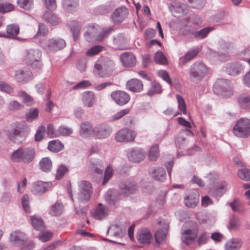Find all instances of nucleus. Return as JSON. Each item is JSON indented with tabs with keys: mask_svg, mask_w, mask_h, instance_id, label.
<instances>
[{
	"mask_svg": "<svg viewBox=\"0 0 250 250\" xmlns=\"http://www.w3.org/2000/svg\"><path fill=\"white\" fill-rule=\"evenodd\" d=\"M41 169L44 172H48L51 170L52 167V163L48 157H44L41 159L40 162Z\"/></svg>",
	"mask_w": 250,
	"mask_h": 250,
	"instance_id": "c9c22d12",
	"label": "nucleus"
},
{
	"mask_svg": "<svg viewBox=\"0 0 250 250\" xmlns=\"http://www.w3.org/2000/svg\"><path fill=\"white\" fill-rule=\"evenodd\" d=\"M145 156V151L141 149H133L128 154L129 160L136 163H139L144 160Z\"/></svg>",
	"mask_w": 250,
	"mask_h": 250,
	"instance_id": "cd10ccee",
	"label": "nucleus"
},
{
	"mask_svg": "<svg viewBox=\"0 0 250 250\" xmlns=\"http://www.w3.org/2000/svg\"><path fill=\"white\" fill-rule=\"evenodd\" d=\"M152 174L154 179L160 181H163L166 175L164 169L161 167L154 170Z\"/></svg>",
	"mask_w": 250,
	"mask_h": 250,
	"instance_id": "79ce46f5",
	"label": "nucleus"
},
{
	"mask_svg": "<svg viewBox=\"0 0 250 250\" xmlns=\"http://www.w3.org/2000/svg\"><path fill=\"white\" fill-rule=\"evenodd\" d=\"M126 85L128 90L133 92H140L143 89L142 82L137 79H132L128 81Z\"/></svg>",
	"mask_w": 250,
	"mask_h": 250,
	"instance_id": "a878e982",
	"label": "nucleus"
},
{
	"mask_svg": "<svg viewBox=\"0 0 250 250\" xmlns=\"http://www.w3.org/2000/svg\"><path fill=\"white\" fill-rule=\"evenodd\" d=\"M66 45L65 41L61 38H51L48 40L42 46L47 52H55L63 49Z\"/></svg>",
	"mask_w": 250,
	"mask_h": 250,
	"instance_id": "9d476101",
	"label": "nucleus"
},
{
	"mask_svg": "<svg viewBox=\"0 0 250 250\" xmlns=\"http://www.w3.org/2000/svg\"><path fill=\"white\" fill-rule=\"evenodd\" d=\"M244 70V65L238 62H233L227 64L226 70L229 75L236 76L242 73Z\"/></svg>",
	"mask_w": 250,
	"mask_h": 250,
	"instance_id": "dca6fc26",
	"label": "nucleus"
},
{
	"mask_svg": "<svg viewBox=\"0 0 250 250\" xmlns=\"http://www.w3.org/2000/svg\"><path fill=\"white\" fill-rule=\"evenodd\" d=\"M48 28L47 26L43 23H39L38 26V31L36 36H44L47 34Z\"/></svg>",
	"mask_w": 250,
	"mask_h": 250,
	"instance_id": "338daca9",
	"label": "nucleus"
},
{
	"mask_svg": "<svg viewBox=\"0 0 250 250\" xmlns=\"http://www.w3.org/2000/svg\"><path fill=\"white\" fill-rule=\"evenodd\" d=\"M197 236V231L191 229H187L181 234L182 242L187 245L191 244Z\"/></svg>",
	"mask_w": 250,
	"mask_h": 250,
	"instance_id": "5701e85b",
	"label": "nucleus"
},
{
	"mask_svg": "<svg viewBox=\"0 0 250 250\" xmlns=\"http://www.w3.org/2000/svg\"><path fill=\"white\" fill-rule=\"evenodd\" d=\"M29 131V127L25 122L18 123L14 128L7 131L6 135L10 140L24 138L27 136Z\"/></svg>",
	"mask_w": 250,
	"mask_h": 250,
	"instance_id": "0eeeda50",
	"label": "nucleus"
},
{
	"mask_svg": "<svg viewBox=\"0 0 250 250\" xmlns=\"http://www.w3.org/2000/svg\"><path fill=\"white\" fill-rule=\"evenodd\" d=\"M18 6L25 10H30L33 7V0H17Z\"/></svg>",
	"mask_w": 250,
	"mask_h": 250,
	"instance_id": "09e8293b",
	"label": "nucleus"
},
{
	"mask_svg": "<svg viewBox=\"0 0 250 250\" xmlns=\"http://www.w3.org/2000/svg\"><path fill=\"white\" fill-rule=\"evenodd\" d=\"M208 72V69L204 63L201 62H195L189 69V80L194 83H198Z\"/></svg>",
	"mask_w": 250,
	"mask_h": 250,
	"instance_id": "f03ea898",
	"label": "nucleus"
},
{
	"mask_svg": "<svg viewBox=\"0 0 250 250\" xmlns=\"http://www.w3.org/2000/svg\"><path fill=\"white\" fill-rule=\"evenodd\" d=\"M176 98L178 104L179 110L184 115L187 113L186 105L183 98L179 94L176 95Z\"/></svg>",
	"mask_w": 250,
	"mask_h": 250,
	"instance_id": "3c124183",
	"label": "nucleus"
},
{
	"mask_svg": "<svg viewBox=\"0 0 250 250\" xmlns=\"http://www.w3.org/2000/svg\"><path fill=\"white\" fill-rule=\"evenodd\" d=\"M64 7L68 11L72 12L79 7L78 0H63Z\"/></svg>",
	"mask_w": 250,
	"mask_h": 250,
	"instance_id": "e433bc0d",
	"label": "nucleus"
},
{
	"mask_svg": "<svg viewBox=\"0 0 250 250\" xmlns=\"http://www.w3.org/2000/svg\"><path fill=\"white\" fill-rule=\"evenodd\" d=\"M199 53V50L193 49L189 50L184 56L179 59V64L182 66L185 65L187 62L192 60Z\"/></svg>",
	"mask_w": 250,
	"mask_h": 250,
	"instance_id": "c756f323",
	"label": "nucleus"
},
{
	"mask_svg": "<svg viewBox=\"0 0 250 250\" xmlns=\"http://www.w3.org/2000/svg\"><path fill=\"white\" fill-rule=\"evenodd\" d=\"M128 14L127 9L125 7H121L117 8L112 15V19L114 23L122 22Z\"/></svg>",
	"mask_w": 250,
	"mask_h": 250,
	"instance_id": "6ab92c4d",
	"label": "nucleus"
},
{
	"mask_svg": "<svg viewBox=\"0 0 250 250\" xmlns=\"http://www.w3.org/2000/svg\"><path fill=\"white\" fill-rule=\"evenodd\" d=\"M14 9V6L10 3H0V13L4 14Z\"/></svg>",
	"mask_w": 250,
	"mask_h": 250,
	"instance_id": "bf43d9fd",
	"label": "nucleus"
},
{
	"mask_svg": "<svg viewBox=\"0 0 250 250\" xmlns=\"http://www.w3.org/2000/svg\"><path fill=\"white\" fill-rule=\"evenodd\" d=\"M201 23L200 20L196 16H189L181 19L180 24L181 25V32L185 36L192 35L197 40H202L207 37L210 32L213 30V27L208 26L197 31L195 26Z\"/></svg>",
	"mask_w": 250,
	"mask_h": 250,
	"instance_id": "f257e3e1",
	"label": "nucleus"
},
{
	"mask_svg": "<svg viewBox=\"0 0 250 250\" xmlns=\"http://www.w3.org/2000/svg\"><path fill=\"white\" fill-rule=\"evenodd\" d=\"M233 134L239 138H246L250 136V119L241 118L233 127Z\"/></svg>",
	"mask_w": 250,
	"mask_h": 250,
	"instance_id": "39448f33",
	"label": "nucleus"
},
{
	"mask_svg": "<svg viewBox=\"0 0 250 250\" xmlns=\"http://www.w3.org/2000/svg\"><path fill=\"white\" fill-rule=\"evenodd\" d=\"M103 49V47L100 45H95L89 49L85 53L88 57H92L99 53Z\"/></svg>",
	"mask_w": 250,
	"mask_h": 250,
	"instance_id": "5fc2aeb1",
	"label": "nucleus"
},
{
	"mask_svg": "<svg viewBox=\"0 0 250 250\" xmlns=\"http://www.w3.org/2000/svg\"><path fill=\"white\" fill-rule=\"evenodd\" d=\"M29 131V127L25 122L18 123L14 128L7 131L6 135L10 140L24 138L27 136Z\"/></svg>",
	"mask_w": 250,
	"mask_h": 250,
	"instance_id": "6e6552de",
	"label": "nucleus"
},
{
	"mask_svg": "<svg viewBox=\"0 0 250 250\" xmlns=\"http://www.w3.org/2000/svg\"><path fill=\"white\" fill-rule=\"evenodd\" d=\"M114 66L112 61L108 58L102 59L95 64L94 73L99 77H104L112 72Z\"/></svg>",
	"mask_w": 250,
	"mask_h": 250,
	"instance_id": "20e7f679",
	"label": "nucleus"
},
{
	"mask_svg": "<svg viewBox=\"0 0 250 250\" xmlns=\"http://www.w3.org/2000/svg\"><path fill=\"white\" fill-rule=\"evenodd\" d=\"M41 52L39 50L31 49L26 51L25 61L28 65L33 68H40L41 66Z\"/></svg>",
	"mask_w": 250,
	"mask_h": 250,
	"instance_id": "9b49d317",
	"label": "nucleus"
},
{
	"mask_svg": "<svg viewBox=\"0 0 250 250\" xmlns=\"http://www.w3.org/2000/svg\"><path fill=\"white\" fill-rule=\"evenodd\" d=\"M90 170L93 173L101 174L104 170V167L99 164H91Z\"/></svg>",
	"mask_w": 250,
	"mask_h": 250,
	"instance_id": "69168bd1",
	"label": "nucleus"
},
{
	"mask_svg": "<svg viewBox=\"0 0 250 250\" xmlns=\"http://www.w3.org/2000/svg\"><path fill=\"white\" fill-rule=\"evenodd\" d=\"M18 96L21 97L23 102L27 105H31L33 103V99L26 92L21 91L18 92Z\"/></svg>",
	"mask_w": 250,
	"mask_h": 250,
	"instance_id": "6e6d98bb",
	"label": "nucleus"
},
{
	"mask_svg": "<svg viewBox=\"0 0 250 250\" xmlns=\"http://www.w3.org/2000/svg\"><path fill=\"white\" fill-rule=\"evenodd\" d=\"M63 205L60 203H55L53 205L49 211V214L53 216H58L62 214Z\"/></svg>",
	"mask_w": 250,
	"mask_h": 250,
	"instance_id": "de8ad7c7",
	"label": "nucleus"
},
{
	"mask_svg": "<svg viewBox=\"0 0 250 250\" xmlns=\"http://www.w3.org/2000/svg\"><path fill=\"white\" fill-rule=\"evenodd\" d=\"M35 151L33 148H20L13 152L11 160L15 163L22 162L25 164L32 162L35 157Z\"/></svg>",
	"mask_w": 250,
	"mask_h": 250,
	"instance_id": "7ed1b4c3",
	"label": "nucleus"
},
{
	"mask_svg": "<svg viewBox=\"0 0 250 250\" xmlns=\"http://www.w3.org/2000/svg\"><path fill=\"white\" fill-rule=\"evenodd\" d=\"M0 90L7 93H11L13 91L14 89L10 85L6 82L0 81Z\"/></svg>",
	"mask_w": 250,
	"mask_h": 250,
	"instance_id": "e2e57ef3",
	"label": "nucleus"
},
{
	"mask_svg": "<svg viewBox=\"0 0 250 250\" xmlns=\"http://www.w3.org/2000/svg\"><path fill=\"white\" fill-rule=\"evenodd\" d=\"M129 112V109L128 108H125V109H123V110L119 111L118 112H117V113H116L112 116H111L110 120L112 121L118 120L122 118L125 115H126V114H128Z\"/></svg>",
	"mask_w": 250,
	"mask_h": 250,
	"instance_id": "052dcab7",
	"label": "nucleus"
},
{
	"mask_svg": "<svg viewBox=\"0 0 250 250\" xmlns=\"http://www.w3.org/2000/svg\"><path fill=\"white\" fill-rule=\"evenodd\" d=\"M113 169L110 166H108L105 169L103 185H105L111 178L113 174Z\"/></svg>",
	"mask_w": 250,
	"mask_h": 250,
	"instance_id": "0e129e2a",
	"label": "nucleus"
},
{
	"mask_svg": "<svg viewBox=\"0 0 250 250\" xmlns=\"http://www.w3.org/2000/svg\"><path fill=\"white\" fill-rule=\"evenodd\" d=\"M15 78L17 82L26 83L32 79V73L27 69H19L16 71Z\"/></svg>",
	"mask_w": 250,
	"mask_h": 250,
	"instance_id": "412c9836",
	"label": "nucleus"
},
{
	"mask_svg": "<svg viewBox=\"0 0 250 250\" xmlns=\"http://www.w3.org/2000/svg\"><path fill=\"white\" fill-rule=\"evenodd\" d=\"M50 186V183L38 181L33 185L32 191L34 194L43 193L46 191Z\"/></svg>",
	"mask_w": 250,
	"mask_h": 250,
	"instance_id": "c85d7f7f",
	"label": "nucleus"
},
{
	"mask_svg": "<svg viewBox=\"0 0 250 250\" xmlns=\"http://www.w3.org/2000/svg\"><path fill=\"white\" fill-rule=\"evenodd\" d=\"M22 205L26 212L29 213L30 212V208L29 205V197L27 194H25L23 196Z\"/></svg>",
	"mask_w": 250,
	"mask_h": 250,
	"instance_id": "774afa93",
	"label": "nucleus"
},
{
	"mask_svg": "<svg viewBox=\"0 0 250 250\" xmlns=\"http://www.w3.org/2000/svg\"><path fill=\"white\" fill-rule=\"evenodd\" d=\"M31 221L33 227L36 229L42 230L44 229L43 222L41 218L36 216H31Z\"/></svg>",
	"mask_w": 250,
	"mask_h": 250,
	"instance_id": "c03bdc74",
	"label": "nucleus"
},
{
	"mask_svg": "<svg viewBox=\"0 0 250 250\" xmlns=\"http://www.w3.org/2000/svg\"><path fill=\"white\" fill-rule=\"evenodd\" d=\"M120 60L125 66L131 67L136 63V58L130 52H124L120 55Z\"/></svg>",
	"mask_w": 250,
	"mask_h": 250,
	"instance_id": "393cba45",
	"label": "nucleus"
},
{
	"mask_svg": "<svg viewBox=\"0 0 250 250\" xmlns=\"http://www.w3.org/2000/svg\"><path fill=\"white\" fill-rule=\"evenodd\" d=\"M110 127L106 124L100 125L93 129V134L99 139L106 138L110 135Z\"/></svg>",
	"mask_w": 250,
	"mask_h": 250,
	"instance_id": "4468645a",
	"label": "nucleus"
},
{
	"mask_svg": "<svg viewBox=\"0 0 250 250\" xmlns=\"http://www.w3.org/2000/svg\"><path fill=\"white\" fill-rule=\"evenodd\" d=\"M63 148L64 146L61 142H49L48 145V149L53 152L60 151Z\"/></svg>",
	"mask_w": 250,
	"mask_h": 250,
	"instance_id": "ea45409f",
	"label": "nucleus"
},
{
	"mask_svg": "<svg viewBox=\"0 0 250 250\" xmlns=\"http://www.w3.org/2000/svg\"><path fill=\"white\" fill-rule=\"evenodd\" d=\"M238 106L242 109H250V96L247 93H242L237 98Z\"/></svg>",
	"mask_w": 250,
	"mask_h": 250,
	"instance_id": "bb28decb",
	"label": "nucleus"
},
{
	"mask_svg": "<svg viewBox=\"0 0 250 250\" xmlns=\"http://www.w3.org/2000/svg\"><path fill=\"white\" fill-rule=\"evenodd\" d=\"M154 60L156 63L166 65L168 64V62L162 52L158 51L154 56Z\"/></svg>",
	"mask_w": 250,
	"mask_h": 250,
	"instance_id": "49530a36",
	"label": "nucleus"
},
{
	"mask_svg": "<svg viewBox=\"0 0 250 250\" xmlns=\"http://www.w3.org/2000/svg\"><path fill=\"white\" fill-rule=\"evenodd\" d=\"M157 74L163 80L165 81L169 85H171L172 82L169 77L168 72L164 70H160L158 71Z\"/></svg>",
	"mask_w": 250,
	"mask_h": 250,
	"instance_id": "680f3d73",
	"label": "nucleus"
},
{
	"mask_svg": "<svg viewBox=\"0 0 250 250\" xmlns=\"http://www.w3.org/2000/svg\"><path fill=\"white\" fill-rule=\"evenodd\" d=\"M59 136H67L70 135L73 132V129L64 125H62L58 127Z\"/></svg>",
	"mask_w": 250,
	"mask_h": 250,
	"instance_id": "603ef678",
	"label": "nucleus"
},
{
	"mask_svg": "<svg viewBox=\"0 0 250 250\" xmlns=\"http://www.w3.org/2000/svg\"><path fill=\"white\" fill-rule=\"evenodd\" d=\"M241 245L237 241L231 240L228 241L225 245L226 250H238L241 248Z\"/></svg>",
	"mask_w": 250,
	"mask_h": 250,
	"instance_id": "8fccbe9b",
	"label": "nucleus"
},
{
	"mask_svg": "<svg viewBox=\"0 0 250 250\" xmlns=\"http://www.w3.org/2000/svg\"><path fill=\"white\" fill-rule=\"evenodd\" d=\"M137 242L140 244L147 245L153 240V235L150 230L146 228L141 229L136 234Z\"/></svg>",
	"mask_w": 250,
	"mask_h": 250,
	"instance_id": "f8f14e48",
	"label": "nucleus"
},
{
	"mask_svg": "<svg viewBox=\"0 0 250 250\" xmlns=\"http://www.w3.org/2000/svg\"><path fill=\"white\" fill-rule=\"evenodd\" d=\"M167 231V226L166 224L164 228L156 231L154 234V239L157 245H160L165 242Z\"/></svg>",
	"mask_w": 250,
	"mask_h": 250,
	"instance_id": "473e14b6",
	"label": "nucleus"
},
{
	"mask_svg": "<svg viewBox=\"0 0 250 250\" xmlns=\"http://www.w3.org/2000/svg\"><path fill=\"white\" fill-rule=\"evenodd\" d=\"M92 126L88 122H83L81 124L80 134L83 137H86L93 133Z\"/></svg>",
	"mask_w": 250,
	"mask_h": 250,
	"instance_id": "72a5a7b5",
	"label": "nucleus"
},
{
	"mask_svg": "<svg viewBox=\"0 0 250 250\" xmlns=\"http://www.w3.org/2000/svg\"><path fill=\"white\" fill-rule=\"evenodd\" d=\"M58 129L55 130L53 125L49 124L47 126V133L49 137L51 138L59 137Z\"/></svg>",
	"mask_w": 250,
	"mask_h": 250,
	"instance_id": "13d9d810",
	"label": "nucleus"
},
{
	"mask_svg": "<svg viewBox=\"0 0 250 250\" xmlns=\"http://www.w3.org/2000/svg\"><path fill=\"white\" fill-rule=\"evenodd\" d=\"M44 19L45 21L52 25H56L59 24V19L54 14L46 12L44 14Z\"/></svg>",
	"mask_w": 250,
	"mask_h": 250,
	"instance_id": "4c0bfd02",
	"label": "nucleus"
},
{
	"mask_svg": "<svg viewBox=\"0 0 250 250\" xmlns=\"http://www.w3.org/2000/svg\"><path fill=\"white\" fill-rule=\"evenodd\" d=\"M112 27H109L105 29H103L98 35H96L95 37V41L98 42H101L105 38L107 37L108 35L113 31Z\"/></svg>",
	"mask_w": 250,
	"mask_h": 250,
	"instance_id": "a18cd8bd",
	"label": "nucleus"
},
{
	"mask_svg": "<svg viewBox=\"0 0 250 250\" xmlns=\"http://www.w3.org/2000/svg\"><path fill=\"white\" fill-rule=\"evenodd\" d=\"M199 200V194L193 193L185 198V203L187 207L193 208L198 204Z\"/></svg>",
	"mask_w": 250,
	"mask_h": 250,
	"instance_id": "2f4dec72",
	"label": "nucleus"
},
{
	"mask_svg": "<svg viewBox=\"0 0 250 250\" xmlns=\"http://www.w3.org/2000/svg\"><path fill=\"white\" fill-rule=\"evenodd\" d=\"M39 110L37 108H30L25 113V118L27 122H31L37 118Z\"/></svg>",
	"mask_w": 250,
	"mask_h": 250,
	"instance_id": "58836bf2",
	"label": "nucleus"
},
{
	"mask_svg": "<svg viewBox=\"0 0 250 250\" xmlns=\"http://www.w3.org/2000/svg\"><path fill=\"white\" fill-rule=\"evenodd\" d=\"M162 90V87L158 83L152 82L151 83V87L148 90L147 94L149 96H152L155 94L160 93Z\"/></svg>",
	"mask_w": 250,
	"mask_h": 250,
	"instance_id": "37998d69",
	"label": "nucleus"
},
{
	"mask_svg": "<svg viewBox=\"0 0 250 250\" xmlns=\"http://www.w3.org/2000/svg\"><path fill=\"white\" fill-rule=\"evenodd\" d=\"M136 136L134 131L124 128L119 131L116 134L117 141H134Z\"/></svg>",
	"mask_w": 250,
	"mask_h": 250,
	"instance_id": "f3484780",
	"label": "nucleus"
},
{
	"mask_svg": "<svg viewBox=\"0 0 250 250\" xmlns=\"http://www.w3.org/2000/svg\"><path fill=\"white\" fill-rule=\"evenodd\" d=\"M78 186L79 191L77 194L78 199L82 203L88 202L92 193L91 185L86 181H82L79 183Z\"/></svg>",
	"mask_w": 250,
	"mask_h": 250,
	"instance_id": "1a4fd4ad",
	"label": "nucleus"
},
{
	"mask_svg": "<svg viewBox=\"0 0 250 250\" xmlns=\"http://www.w3.org/2000/svg\"><path fill=\"white\" fill-rule=\"evenodd\" d=\"M238 176L244 181H250V170L248 169H239L237 172Z\"/></svg>",
	"mask_w": 250,
	"mask_h": 250,
	"instance_id": "864d4df0",
	"label": "nucleus"
},
{
	"mask_svg": "<svg viewBox=\"0 0 250 250\" xmlns=\"http://www.w3.org/2000/svg\"><path fill=\"white\" fill-rule=\"evenodd\" d=\"M70 31L72 32L74 41H76L79 37L81 24L77 21H72L69 23Z\"/></svg>",
	"mask_w": 250,
	"mask_h": 250,
	"instance_id": "f704fd0d",
	"label": "nucleus"
},
{
	"mask_svg": "<svg viewBox=\"0 0 250 250\" xmlns=\"http://www.w3.org/2000/svg\"><path fill=\"white\" fill-rule=\"evenodd\" d=\"M107 208L99 204L92 213L93 217L97 220H102L107 215Z\"/></svg>",
	"mask_w": 250,
	"mask_h": 250,
	"instance_id": "7c9ffc66",
	"label": "nucleus"
},
{
	"mask_svg": "<svg viewBox=\"0 0 250 250\" xmlns=\"http://www.w3.org/2000/svg\"><path fill=\"white\" fill-rule=\"evenodd\" d=\"M169 9L174 17H179L188 12L187 6L180 2H174L169 6Z\"/></svg>",
	"mask_w": 250,
	"mask_h": 250,
	"instance_id": "ddd939ff",
	"label": "nucleus"
},
{
	"mask_svg": "<svg viewBox=\"0 0 250 250\" xmlns=\"http://www.w3.org/2000/svg\"><path fill=\"white\" fill-rule=\"evenodd\" d=\"M111 97L116 104L120 105H123L127 103L130 99L129 95L123 91H113Z\"/></svg>",
	"mask_w": 250,
	"mask_h": 250,
	"instance_id": "2eb2a0df",
	"label": "nucleus"
},
{
	"mask_svg": "<svg viewBox=\"0 0 250 250\" xmlns=\"http://www.w3.org/2000/svg\"><path fill=\"white\" fill-rule=\"evenodd\" d=\"M46 129L44 125H40L36 131V133L35 135V141H41L42 140L45 134Z\"/></svg>",
	"mask_w": 250,
	"mask_h": 250,
	"instance_id": "4d7b16f0",
	"label": "nucleus"
},
{
	"mask_svg": "<svg viewBox=\"0 0 250 250\" xmlns=\"http://www.w3.org/2000/svg\"><path fill=\"white\" fill-rule=\"evenodd\" d=\"M6 34L0 33V37L14 39L19 34L20 27L18 24L13 23L6 26Z\"/></svg>",
	"mask_w": 250,
	"mask_h": 250,
	"instance_id": "b1692460",
	"label": "nucleus"
},
{
	"mask_svg": "<svg viewBox=\"0 0 250 250\" xmlns=\"http://www.w3.org/2000/svg\"><path fill=\"white\" fill-rule=\"evenodd\" d=\"M82 100L84 106L91 107L96 102V97L93 92L86 91L83 93Z\"/></svg>",
	"mask_w": 250,
	"mask_h": 250,
	"instance_id": "aec40b11",
	"label": "nucleus"
},
{
	"mask_svg": "<svg viewBox=\"0 0 250 250\" xmlns=\"http://www.w3.org/2000/svg\"><path fill=\"white\" fill-rule=\"evenodd\" d=\"M121 194L128 195L135 192L137 190L136 184L132 182L122 183L120 185Z\"/></svg>",
	"mask_w": 250,
	"mask_h": 250,
	"instance_id": "4be33fe9",
	"label": "nucleus"
},
{
	"mask_svg": "<svg viewBox=\"0 0 250 250\" xmlns=\"http://www.w3.org/2000/svg\"><path fill=\"white\" fill-rule=\"evenodd\" d=\"M159 156V150L158 145L152 146L148 152V157L150 161H156Z\"/></svg>",
	"mask_w": 250,
	"mask_h": 250,
	"instance_id": "a19ab883",
	"label": "nucleus"
},
{
	"mask_svg": "<svg viewBox=\"0 0 250 250\" xmlns=\"http://www.w3.org/2000/svg\"><path fill=\"white\" fill-rule=\"evenodd\" d=\"M10 240L18 246H21L24 244L27 238L24 233L19 230H16L10 234Z\"/></svg>",
	"mask_w": 250,
	"mask_h": 250,
	"instance_id": "a211bd4d",
	"label": "nucleus"
},
{
	"mask_svg": "<svg viewBox=\"0 0 250 250\" xmlns=\"http://www.w3.org/2000/svg\"><path fill=\"white\" fill-rule=\"evenodd\" d=\"M213 90L217 95H221L225 97H229L233 94V85L228 80L219 79L214 83Z\"/></svg>",
	"mask_w": 250,
	"mask_h": 250,
	"instance_id": "423d86ee",
	"label": "nucleus"
}]
</instances>
